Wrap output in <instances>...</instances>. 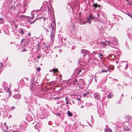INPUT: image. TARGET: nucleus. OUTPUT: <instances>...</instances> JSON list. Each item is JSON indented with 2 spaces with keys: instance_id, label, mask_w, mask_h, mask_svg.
<instances>
[{
  "instance_id": "nucleus-22",
  "label": "nucleus",
  "mask_w": 132,
  "mask_h": 132,
  "mask_svg": "<svg viewBox=\"0 0 132 132\" xmlns=\"http://www.w3.org/2000/svg\"><path fill=\"white\" fill-rule=\"evenodd\" d=\"M90 19H88L87 20V21L88 23H90Z\"/></svg>"
},
{
  "instance_id": "nucleus-38",
  "label": "nucleus",
  "mask_w": 132,
  "mask_h": 132,
  "mask_svg": "<svg viewBox=\"0 0 132 132\" xmlns=\"http://www.w3.org/2000/svg\"><path fill=\"white\" fill-rule=\"evenodd\" d=\"M87 93V94H89V92H87V93Z\"/></svg>"
},
{
  "instance_id": "nucleus-12",
  "label": "nucleus",
  "mask_w": 132,
  "mask_h": 132,
  "mask_svg": "<svg viewBox=\"0 0 132 132\" xmlns=\"http://www.w3.org/2000/svg\"><path fill=\"white\" fill-rule=\"evenodd\" d=\"M4 125L5 126V128H6V130H8L9 129V127L6 125V123L5 122L4 123Z\"/></svg>"
},
{
  "instance_id": "nucleus-31",
  "label": "nucleus",
  "mask_w": 132,
  "mask_h": 132,
  "mask_svg": "<svg viewBox=\"0 0 132 132\" xmlns=\"http://www.w3.org/2000/svg\"><path fill=\"white\" fill-rule=\"evenodd\" d=\"M28 35L29 36H30L31 35V33H28Z\"/></svg>"
},
{
  "instance_id": "nucleus-14",
  "label": "nucleus",
  "mask_w": 132,
  "mask_h": 132,
  "mask_svg": "<svg viewBox=\"0 0 132 132\" xmlns=\"http://www.w3.org/2000/svg\"><path fill=\"white\" fill-rule=\"evenodd\" d=\"M112 94L110 93L108 95V98H112Z\"/></svg>"
},
{
  "instance_id": "nucleus-26",
  "label": "nucleus",
  "mask_w": 132,
  "mask_h": 132,
  "mask_svg": "<svg viewBox=\"0 0 132 132\" xmlns=\"http://www.w3.org/2000/svg\"><path fill=\"white\" fill-rule=\"evenodd\" d=\"M104 130L105 132H106L108 130V128H105L104 129Z\"/></svg>"
},
{
  "instance_id": "nucleus-9",
  "label": "nucleus",
  "mask_w": 132,
  "mask_h": 132,
  "mask_svg": "<svg viewBox=\"0 0 132 132\" xmlns=\"http://www.w3.org/2000/svg\"><path fill=\"white\" fill-rule=\"evenodd\" d=\"M95 17H93L92 16V14H90L89 15V19H94Z\"/></svg>"
},
{
  "instance_id": "nucleus-25",
  "label": "nucleus",
  "mask_w": 132,
  "mask_h": 132,
  "mask_svg": "<svg viewBox=\"0 0 132 132\" xmlns=\"http://www.w3.org/2000/svg\"><path fill=\"white\" fill-rule=\"evenodd\" d=\"M77 79H75V80L74 81H73V82L74 83H75L76 82H77Z\"/></svg>"
},
{
  "instance_id": "nucleus-20",
  "label": "nucleus",
  "mask_w": 132,
  "mask_h": 132,
  "mask_svg": "<svg viewBox=\"0 0 132 132\" xmlns=\"http://www.w3.org/2000/svg\"><path fill=\"white\" fill-rule=\"evenodd\" d=\"M105 42L106 43L107 42V43L108 45H109L111 43L110 42L108 41H106Z\"/></svg>"
},
{
  "instance_id": "nucleus-4",
  "label": "nucleus",
  "mask_w": 132,
  "mask_h": 132,
  "mask_svg": "<svg viewBox=\"0 0 132 132\" xmlns=\"http://www.w3.org/2000/svg\"><path fill=\"white\" fill-rule=\"evenodd\" d=\"M55 34L53 32L51 33V40L53 39L54 38Z\"/></svg>"
},
{
  "instance_id": "nucleus-3",
  "label": "nucleus",
  "mask_w": 132,
  "mask_h": 132,
  "mask_svg": "<svg viewBox=\"0 0 132 132\" xmlns=\"http://www.w3.org/2000/svg\"><path fill=\"white\" fill-rule=\"evenodd\" d=\"M94 95L95 98L96 99H98L100 98V95L97 93H95Z\"/></svg>"
},
{
  "instance_id": "nucleus-17",
  "label": "nucleus",
  "mask_w": 132,
  "mask_h": 132,
  "mask_svg": "<svg viewBox=\"0 0 132 132\" xmlns=\"http://www.w3.org/2000/svg\"><path fill=\"white\" fill-rule=\"evenodd\" d=\"M41 70V68L39 67H37V70L38 71H39Z\"/></svg>"
},
{
  "instance_id": "nucleus-37",
  "label": "nucleus",
  "mask_w": 132,
  "mask_h": 132,
  "mask_svg": "<svg viewBox=\"0 0 132 132\" xmlns=\"http://www.w3.org/2000/svg\"><path fill=\"white\" fill-rule=\"evenodd\" d=\"M11 22H13L14 23H15V22L14 21H13V20H12V21H11Z\"/></svg>"
},
{
  "instance_id": "nucleus-1",
  "label": "nucleus",
  "mask_w": 132,
  "mask_h": 132,
  "mask_svg": "<svg viewBox=\"0 0 132 132\" xmlns=\"http://www.w3.org/2000/svg\"><path fill=\"white\" fill-rule=\"evenodd\" d=\"M79 81L80 82H78V84H79L80 86H81L84 85V83L83 82V80L82 79H80Z\"/></svg>"
},
{
  "instance_id": "nucleus-8",
  "label": "nucleus",
  "mask_w": 132,
  "mask_h": 132,
  "mask_svg": "<svg viewBox=\"0 0 132 132\" xmlns=\"http://www.w3.org/2000/svg\"><path fill=\"white\" fill-rule=\"evenodd\" d=\"M126 1L127 2V3L128 4L132 6V2H129V0H126Z\"/></svg>"
},
{
  "instance_id": "nucleus-13",
  "label": "nucleus",
  "mask_w": 132,
  "mask_h": 132,
  "mask_svg": "<svg viewBox=\"0 0 132 132\" xmlns=\"http://www.w3.org/2000/svg\"><path fill=\"white\" fill-rule=\"evenodd\" d=\"M99 57H100V59L102 60V57H101V56H103V54L101 53H99Z\"/></svg>"
},
{
  "instance_id": "nucleus-33",
  "label": "nucleus",
  "mask_w": 132,
  "mask_h": 132,
  "mask_svg": "<svg viewBox=\"0 0 132 132\" xmlns=\"http://www.w3.org/2000/svg\"><path fill=\"white\" fill-rule=\"evenodd\" d=\"M35 21H33L32 22V23H34V22H35Z\"/></svg>"
},
{
  "instance_id": "nucleus-41",
  "label": "nucleus",
  "mask_w": 132,
  "mask_h": 132,
  "mask_svg": "<svg viewBox=\"0 0 132 132\" xmlns=\"http://www.w3.org/2000/svg\"><path fill=\"white\" fill-rule=\"evenodd\" d=\"M4 131H5H5H6H6H6V130H4Z\"/></svg>"
},
{
  "instance_id": "nucleus-23",
  "label": "nucleus",
  "mask_w": 132,
  "mask_h": 132,
  "mask_svg": "<svg viewBox=\"0 0 132 132\" xmlns=\"http://www.w3.org/2000/svg\"><path fill=\"white\" fill-rule=\"evenodd\" d=\"M77 100H78L79 101H81V99L80 98H77Z\"/></svg>"
},
{
  "instance_id": "nucleus-43",
  "label": "nucleus",
  "mask_w": 132,
  "mask_h": 132,
  "mask_svg": "<svg viewBox=\"0 0 132 132\" xmlns=\"http://www.w3.org/2000/svg\"><path fill=\"white\" fill-rule=\"evenodd\" d=\"M86 0H85V1H86Z\"/></svg>"
},
{
  "instance_id": "nucleus-28",
  "label": "nucleus",
  "mask_w": 132,
  "mask_h": 132,
  "mask_svg": "<svg viewBox=\"0 0 132 132\" xmlns=\"http://www.w3.org/2000/svg\"><path fill=\"white\" fill-rule=\"evenodd\" d=\"M109 132H112V130L111 129H109Z\"/></svg>"
},
{
  "instance_id": "nucleus-15",
  "label": "nucleus",
  "mask_w": 132,
  "mask_h": 132,
  "mask_svg": "<svg viewBox=\"0 0 132 132\" xmlns=\"http://www.w3.org/2000/svg\"><path fill=\"white\" fill-rule=\"evenodd\" d=\"M20 33L22 34H23L24 33V31L22 29L20 30Z\"/></svg>"
},
{
  "instance_id": "nucleus-39",
  "label": "nucleus",
  "mask_w": 132,
  "mask_h": 132,
  "mask_svg": "<svg viewBox=\"0 0 132 132\" xmlns=\"http://www.w3.org/2000/svg\"><path fill=\"white\" fill-rule=\"evenodd\" d=\"M45 17L44 18H43L44 20H45Z\"/></svg>"
},
{
  "instance_id": "nucleus-35",
  "label": "nucleus",
  "mask_w": 132,
  "mask_h": 132,
  "mask_svg": "<svg viewBox=\"0 0 132 132\" xmlns=\"http://www.w3.org/2000/svg\"><path fill=\"white\" fill-rule=\"evenodd\" d=\"M46 48H47V49H48L49 48V46H47L46 47Z\"/></svg>"
},
{
  "instance_id": "nucleus-19",
  "label": "nucleus",
  "mask_w": 132,
  "mask_h": 132,
  "mask_svg": "<svg viewBox=\"0 0 132 132\" xmlns=\"http://www.w3.org/2000/svg\"><path fill=\"white\" fill-rule=\"evenodd\" d=\"M87 95V93H84L83 94V96H85Z\"/></svg>"
},
{
  "instance_id": "nucleus-36",
  "label": "nucleus",
  "mask_w": 132,
  "mask_h": 132,
  "mask_svg": "<svg viewBox=\"0 0 132 132\" xmlns=\"http://www.w3.org/2000/svg\"><path fill=\"white\" fill-rule=\"evenodd\" d=\"M81 70H79V72L78 73V74H79V73H80V72H81Z\"/></svg>"
},
{
  "instance_id": "nucleus-16",
  "label": "nucleus",
  "mask_w": 132,
  "mask_h": 132,
  "mask_svg": "<svg viewBox=\"0 0 132 132\" xmlns=\"http://www.w3.org/2000/svg\"><path fill=\"white\" fill-rule=\"evenodd\" d=\"M38 49H39V50H40V45L39 43H38Z\"/></svg>"
},
{
  "instance_id": "nucleus-5",
  "label": "nucleus",
  "mask_w": 132,
  "mask_h": 132,
  "mask_svg": "<svg viewBox=\"0 0 132 132\" xmlns=\"http://www.w3.org/2000/svg\"><path fill=\"white\" fill-rule=\"evenodd\" d=\"M92 7H94V9H96V8L97 7H100V6L99 5H98L97 4V3L95 4L94 3L92 5Z\"/></svg>"
},
{
  "instance_id": "nucleus-24",
  "label": "nucleus",
  "mask_w": 132,
  "mask_h": 132,
  "mask_svg": "<svg viewBox=\"0 0 132 132\" xmlns=\"http://www.w3.org/2000/svg\"><path fill=\"white\" fill-rule=\"evenodd\" d=\"M22 51H23V52H25L27 51V50L26 49L24 48L23 50Z\"/></svg>"
},
{
  "instance_id": "nucleus-18",
  "label": "nucleus",
  "mask_w": 132,
  "mask_h": 132,
  "mask_svg": "<svg viewBox=\"0 0 132 132\" xmlns=\"http://www.w3.org/2000/svg\"><path fill=\"white\" fill-rule=\"evenodd\" d=\"M124 65H126V66L125 68V69H126L127 68H128V63H127V64H124Z\"/></svg>"
},
{
  "instance_id": "nucleus-42",
  "label": "nucleus",
  "mask_w": 132,
  "mask_h": 132,
  "mask_svg": "<svg viewBox=\"0 0 132 132\" xmlns=\"http://www.w3.org/2000/svg\"><path fill=\"white\" fill-rule=\"evenodd\" d=\"M11 44H12V42H11Z\"/></svg>"
},
{
  "instance_id": "nucleus-2",
  "label": "nucleus",
  "mask_w": 132,
  "mask_h": 132,
  "mask_svg": "<svg viewBox=\"0 0 132 132\" xmlns=\"http://www.w3.org/2000/svg\"><path fill=\"white\" fill-rule=\"evenodd\" d=\"M125 118L126 119L125 122H128L130 120V117L128 116H126Z\"/></svg>"
},
{
  "instance_id": "nucleus-34",
  "label": "nucleus",
  "mask_w": 132,
  "mask_h": 132,
  "mask_svg": "<svg viewBox=\"0 0 132 132\" xmlns=\"http://www.w3.org/2000/svg\"><path fill=\"white\" fill-rule=\"evenodd\" d=\"M18 95V97L19 98L21 97V96L20 95Z\"/></svg>"
},
{
  "instance_id": "nucleus-7",
  "label": "nucleus",
  "mask_w": 132,
  "mask_h": 132,
  "mask_svg": "<svg viewBox=\"0 0 132 132\" xmlns=\"http://www.w3.org/2000/svg\"><path fill=\"white\" fill-rule=\"evenodd\" d=\"M68 115L70 117L72 116V113L70 111H68L67 112Z\"/></svg>"
},
{
  "instance_id": "nucleus-27",
  "label": "nucleus",
  "mask_w": 132,
  "mask_h": 132,
  "mask_svg": "<svg viewBox=\"0 0 132 132\" xmlns=\"http://www.w3.org/2000/svg\"><path fill=\"white\" fill-rule=\"evenodd\" d=\"M15 107L13 106H12V107L11 108V109L12 110L15 109Z\"/></svg>"
},
{
  "instance_id": "nucleus-11",
  "label": "nucleus",
  "mask_w": 132,
  "mask_h": 132,
  "mask_svg": "<svg viewBox=\"0 0 132 132\" xmlns=\"http://www.w3.org/2000/svg\"><path fill=\"white\" fill-rule=\"evenodd\" d=\"M101 44L103 45L104 47L106 46V43L104 42H101Z\"/></svg>"
},
{
  "instance_id": "nucleus-6",
  "label": "nucleus",
  "mask_w": 132,
  "mask_h": 132,
  "mask_svg": "<svg viewBox=\"0 0 132 132\" xmlns=\"http://www.w3.org/2000/svg\"><path fill=\"white\" fill-rule=\"evenodd\" d=\"M52 71L54 73H56L58 71L57 69H54L52 70Z\"/></svg>"
},
{
  "instance_id": "nucleus-10",
  "label": "nucleus",
  "mask_w": 132,
  "mask_h": 132,
  "mask_svg": "<svg viewBox=\"0 0 132 132\" xmlns=\"http://www.w3.org/2000/svg\"><path fill=\"white\" fill-rule=\"evenodd\" d=\"M65 99L66 101V104H68V103L69 101L68 100V98L67 97H66L65 98Z\"/></svg>"
},
{
  "instance_id": "nucleus-30",
  "label": "nucleus",
  "mask_w": 132,
  "mask_h": 132,
  "mask_svg": "<svg viewBox=\"0 0 132 132\" xmlns=\"http://www.w3.org/2000/svg\"><path fill=\"white\" fill-rule=\"evenodd\" d=\"M41 55H39L37 57V58L38 59H39L40 57H41Z\"/></svg>"
},
{
  "instance_id": "nucleus-32",
  "label": "nucleus",
  "mask_w": 132,
  "mask_h": 132,
  "mask_svg": "<svg viewBox=\"0 0 132 132\" xmlns=\"http://www.w3.org/2000/svg\"><path fill=\"white\" fill-rule=\"evenodd\" d=\"M3 20V19L2 18H0V21H2Z\"/></svg>"
},
{
  "instance_id": "nucleus-29",
  "label": "nucleus",
  "mask_w": 132,
  "mask_h": 132,
  "mask_svg": "<svg viewBox=\"0 0 132 132\" xmlns=\"http://www.w3.org/2000/svg\"><path fill=\"white\" fill-rule=\"evenodd\" d=\"M25 40V39L24 38L22 39L21 40V42H23Z\"/></svg>"
},
{
  "instance_id": "nucleus-21",
  "label": "nucleus",
  "mask_w": 132,
  "mask_h": 132,
  "mask_svg": "<svg viewBox=\"0 0 132 132\" xmlns=\"http://www.w3.org/2000/svg\"><path fill=\"white\" fill-rule=\"evenodd\" d=\"M101 72H106L107 71L106 70H102L101 71Z\"/></svg>"
},
{
  "instance_id": "nucleus-40",
  "label": "nucleus",
  "mask_w": 132,
  "mask_h": 132,
  "mask_svg": "<svg viewBox=\"0 0 132 132\" xmlns=\"http://www.w3.org/2000/svg\"><path fill=\"white\" fill-rule=\"evenodd\" d=\"M83 106L82 105H81V108H83Z\"/></svg>"
}]
</instances>
